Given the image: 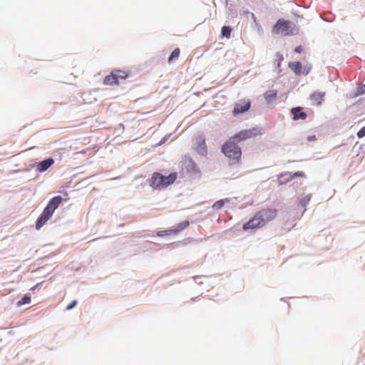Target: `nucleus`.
<instances>
[{
	"instance_id": "obj_1",
	"label": "nucleus",
	"mask_w": 365,
	"mask_h": 365,
	"mask_svg": "<svg viewBox=\"0 0 365 365\" xmlns=\"http://www.w3.org/2000/svg\"><path fill=\"white\" fill-rule=\"evenodd\" d=\"M178 173H172L168 176H165L160 173H153L148 180L149 185L153 189H162L174 183L177 180Z\"/></svg>"
},
{
	"instance_id": "obj_2",
	"label": "nucleus",
	"mask_w": 365,
	"mask_h": 365,
	"mask_svg": "<svg viewBox=\"0 0 365 365\" xmlns=\"http://www.w3.org/2000/svg\"><path fill=\"white\" fill-rule=\"evenodd\" d=\"M237 142L231 137L222 147L223 154L230 158L233 163H238L242 156V150L237 145Z\"/></svg>"
},
{
	"instance_id": "obj_3",
	"label": "nucleus",
	"mask_w": 365,
	"mask_h": 365,
	"mask_svg": "<svg viewBox=\"0 0 365 365\" xmlns=\"http://www.w3.org/2000/svg\"><path fill=\"white\" fill-rule=\"evenodd\" d=\"M128 77V71L115 69L105 77L103 84L106 86L119 85L120 80H125Z\"/></svg>"
},
{
	"instance_id": "obj_4",
	"label": "nucleus",
	"mask_w": 365,
	"mask_h": 365,
	"mask_svg": "<svg viewBox=\"0 0 365 365\" xmlns=\"http://www.w3.org/2000/svg\"><path fill=\"white\" fill-rule=\"evenodd\" d=\"M272 32L275 34L289 36L294 34L292 23L284 19H279L275 24Z\"/></svg>"
},
{
	"instance_id": "obj_5",
	"label": "nucleus",
	"mask_w": 365,
	"mask_h": 365,
	"mask_svg": "<svg viewBox=\"0 0 365 365\" xmlns=\"http://www.w3.org/2000/svg\"><path fill=\"white\" fill-rule=\"evenodd\" d=\"M277 210L274 207L262 208L256 212L257 215H258V217L264 225L274 220L277 216Z\"/></svg>"
},
{
	"instance_id": "obj_6",
	"label": "nucleus",
	"mask_w": 365,
	"mask_h": 365,
	"mask_svg": "<svg viewBox=\"0 0 365 365\" xmlns=\"http://www.w3.org/2000/svg\"><path fill=\"white\" fill-rule=\"evenodd\" d=\"M261 134L262 132L260 128L258 127H255L251 129L241 130L233 136V139L235 140L237 143H240V141L255 138L257 135H260Z\"/></svg>"
},
{
	"instance_id": "obj_7",
	"label": "nucleus",
	"mask_w": 365,
	"mask_h": 365,
	"mask_svg": "<svg viewBox=\"0 0 365 365\" xmlns=\"http://www.w3.org/2000/svg\"><path fill=\"white\" fill-rule=\"evenodd\" d=\"M55 210L50 208L48 206L46 207L43 210L41 216L38 218L36 222V229L39 230L41 228L47 221L51 217Z\"/></svg>"
},
{
	"instance_id": "obj_8",
	"label": "nucleus",
	"mask_w": 365,
	"mask_h": 365,
	"mask_svg": "<svg viewBox=\"0 0 365 365\" xmlns=\"http://www.w3.org/2000/svg\"><path fill=\"white\" fill-rule=\"evenodd\" d=\"M264 225L261 222L258 215L255 213L254 216L246 223H245L242 226V230L244 231H247L249 230H257L263 227Z\"/></svg>"
},
{
	"instance_id": "obj_9",
	"label": "nucleus",
	"mask_w": 365,
	"mask_h": 365,
	"mask_svg": "<svg viewBox=\"0 0 365 365\" xmlns=\"http://www.w3.org/2000/svg\"><path fill=\"white\" fill-rule=\"evenodd\" d=\"M193 142L195 149L200 154L205 155L207 153L205 138L202 135H197L195 137Z\"/></svg>"
},
{
	"instance_id": "obj_10",
	"label": "nucleus",
	"mask_w": 365,
	"mask_h": 365,
	"mask_svg": "<svg viewBox=\"0 0 365 365\" xmlns=\"http://www.w3.org/2000/svg\"><path fill=\"white\" fill-rule=\"evenodd\" d=\"M251 106L250 101L249 100H242L239 103H237L234 106L232 113L234 115H237L241 113H244L247 111Z\"/></svg>"
},
{
	"instance_id": "obj_11",
	"label": "nucleus",
	"mask_w": 365,
	"mask_h": 365,
	"mask_svg": "<svg viewBox=\"0 0 365 365\" xmlns=\"http://www.w3.org/2000/svg\"><path fill=\"white\" fill-rule=\"evenodd\" d=\"M325 92L314 91L309 97L312 106H321L324 100Z\"/></svg>"
},
{
	"instance_id": "obj_12",
	"label": "nucleus",
	"mask_w": 365,
	"mask_h": 365,
	"mask_svg": "<svg viewBox=\"0 0 365 365\" xmlns=\"http://www.w3.org/2000/svg\"><path fill=\"white\" fill-rule=\"evenodd\" d=\"M54 163V160L51 158H47L40 163H38L36 165V170L43 173L47 170Z\"/></svg>"
},
{
	"instance_id": "obj_13",
	"label": "nucleus",
	"mask_w": 365,
	"mask_h": 365,
	"mask_svg": "<svg viewBox=\"0 0 365 365\" xmlns=\"http://www.w3.org/2000/svg\"><path fill=\"white\" fill-rule=\"evenodd\" d=\"M291 113L292 114L293 119L294 120H305L307 117V113L303 111L302 108L301 107H296L292 108Z\"/></svg>"
},
{
	"instance_id": "obj_14",
	"label": "nucleus",
	"mask_w": 365,
	"mask_h": 365,
	"mask_svg": "<svg viewBox=\"0 0 365 365\" xmlns=\"http://www.w3.org/2000/svg\"><path fill=\"white\" fill-rule=\"evenodd\" d=\"M62 201H63V199L61 196H55L51 199V200L48 202L47 206H48L50 208L53 209V210H56L58 208V207L61 205Z\"/></svg>"
},
{
	"instance_id": "obj_15",
	"label": "nucleus",
	"mask_w": 365,
	"mask_h": 365,
	"mask_svg": "<svg viewBox=\"0 0 365 365\" xmlns=\"http://www.w3.org/2000/svg\"><path fill=\"white\" fill-rule=\"evenodd\" d=\"M289 67L294 72L297 76L302 73V64L299 61L291 62L289 63Z\"/></svg>"
},
{
	"instance_id": "obj_16",
	"label": "nucleus",
	"mask_w": 365,
	"mask_h": 365,
	"mask_svg": "<svg viewBox=\"0 0 365 365\" xmlns=\"http://www.w3.org/2000/svg\"><path fill=\"white\" fill-rule=\"evenodd\" d=\"M277 92L275 90L267 91L264 93V98L266 101L269 103L277 98Z\"/></svg>"
},
{
	"instance_id": "obj_17",
	"label": "nucleus",
	"mask_w": 365,
	"mask_h": 365,
	"mask_svg": "<svg viewBox=\"0 0 365 365\" xmlns=\"http://www.w3.org/2000/svg\"><path fill=\"white\" fill-rule=\"evenodd\" d=\"M180 50L179 48H175L173 52L171 53V55L170 56L169 58H168V62L169 63H171L173 62L174 60L178 58L179 56H180Z\"/></svg>"
},
{
	"instance_id": "obj_18",
	"label": "nucleus",
	"mask_w": 365,
	"mask_h": 365,
	"mask_svg": "<svg viewBox=\"0 0 365 365\" xmlns=\"http://www.w3.org/2000/svg\"><path fill=\"white\" fill-rule=\"evenodd\" d=\"M232 29L230 26H224L221 29V35L227 38H230Z\"/></svg>"
},
{
	"instance_id": "obj_19",
	"label": "nucleus",
	"mask_w": 365,
	"mask_h": 365,
	"mask_svg": "<svg viewBox=\"0 0 365 365\" xmlns=\"http://www.w3.org/2000/svg\"><path fill=\"white\" fill-rule=\"evenodd\" d=\"M189 225L188 221H184L180 222L175 228H174L175 234H178L181 230H184Z\"/></svg>"
},
{
	"instance_id": "obj_20",
	"label": "nucleus",
	"mask_w": 365,
	"mask_h": 365,
	"mask_svg": "<svg viewBox=\"0 0 365 365\" xmlns=\"http://www.w3.org/2000/svg\"><path fill=\"white\" fill-rule=\"evenodd\" d=\"M176 235L174 229H169L166 230L158 231L157 235L158 237H164L165 235Z\"/></svg>"
},
{
	"instance_id": "obj_21",
	"label": "nucleus",
	"mask_w": 365,
	"mask_h": 365,
	"mask_svg": "<svg viewBox=\"0 0 365 365\" xmlns=\"http://www.w3.org/2000/svg\"><path fill=\"white\" fill-rule=\"evenodd\" d=\"M31 302V297L29 296L25 295L21 300L17 302L18 306L21 307L26 304H29Z\"/></svg>"
},
{
	"instance_id": "obj_22",
	"label": "nucleus",
	"mask_w": 365,
	"mask_h": 365,
	"mask_svg": "<svg viewBox=\"0 0 365 365\" xmlns=\"http://www.w3.org/2000/svg\"><path fill=\"white\" fill-rule=\"evenodd\" d=\"M224 205H225V200H220L213 204L212 208L214 210H219L224 206Z\"/></svg>"
},
{
	"instance_id": "obj_23",
	"label": "nucleus",
	"mask_w": 365,
	"mask_h": 365,
	"mask_svg": "<svg viewBox=\"0 0 365 365\" xmlns=\"http://www.w3.org/2000/svg\"><path fill=\"white\" fill-rule=\"evenodd\" d=\"M295 177H304V173L303 172H297L294 174H290L289 178L286 180V182L291 181Z\"/></svg>"
},
{
	"instance_id": "obj_24",
	"label": "nucleus",
	"mask_w": 365,
	"mask_h": 365,
	"mask_svg": "<svg viewBox=\"0 0 365 365\" xmlns=\"http://www.w3.org/2000/svg\"><path fill=\"white\" fill-rule=\"evenodd\" d=\"M284 57L283 56L278 53L276 54V61H277V67L279 68L281 66V63L283 61Z\"/></svg>"
},
{
	"instance_id": "obj_25",
	"label": "nucleus",
	"mask_w": 365,
	"mask_h": 365,
	"mask_svg": "<svg viewBox=\"0 0 365 365\" xmlns=\"http://www.w3.org/2000/svg\"><path fill=\"white\" fill-rule=\"evenodd\" d=\"M357 137L361 138L365 136V125L357 132Z\"/></svg>"
},
{
	"instance_id": "obj_26",
	"label": "nucleus",
	"mask_w": 365,
	"mask_h": 365,
	"mask_svg": "<svg viewBox=\"0 0 365 365\" xmlns=\"http://www.w3.org/2000/svg\"><path fill=\"white\" fill-rule=\"evenodd\" d=\"M357 93L360 95L365 94V84H362L358 88Z\"/></svg>"
},
{
	"instance_id": "obj_27",
	"label": "nucleus",
	"mask_w": 365,
	"mask_h": 365,
	"mask_svg": "<svg viewBox=\"0 0 365 365\" xmlns=\"http://www.w3.org/2000/svg\"><path fill=\"white\" fill-rule=\"evenodd\" d=\"M77 304V300H73L71 303H70L67 307H66V310H71L73 308H74Z\"/></svg>"
},
{
	"instance_id": "obj_28",
	"label": "nucleus",
	"mask_w": 365,
	"mask_h": 365,
	"mask_svg": "<svg viewBox=\"0 0 365 365\" xmlns=\"http://www.w3.org/2000/svg\"><path fill=\"white\" fill-rule=\"evenodd\" d=\"M294 51L300 53L303 51V47L302 46H298L294 48Z\"/></svg>"
},
{
	"instance_id": "obj_29",
	"label": "nucleus",
	"mask_w": 365,
	"mask_h": 365,
	"mask_svg": "<svg viewBox=\"0 0 365 365\" xmlns=\"http://www.w3.org/2000/svg\"><path fill=\"white\" fill-rule=\"evenodd\" d=\"M308 141H314L316 140V136L314 135H312L307 137Z\"/></svg>"
},
{
	"instance_id": "obj_30",
	"label": "nucleus",
	"mask_w": 365,
	"mask_h": 365,
	"mask_svg": "<svg viewBox=\"0 0 365 365\" xmlns=\"http://www.w3.org/2000/svg\"><path fill=\"white\" fill-rule=\"evenodd\" d=\"M283 175H284V174H281V175H279V178L282 177Z\"/></svg>"
}]
</instances>
